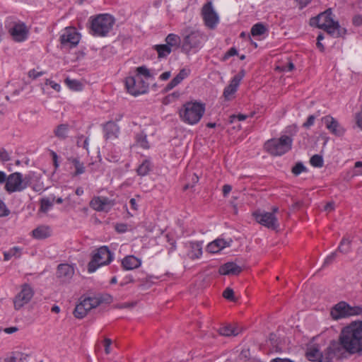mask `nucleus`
<instances>
[{
    "label": "nucleus",
    "mask_w": 362,
    "mask_h": 362,
    "mask_svg": "<svg viewBox=\"0 0 362 362\" xmlns=\"http://www.w3.org/2000/svg\"><path fill=\"white\" fill-rule=\"evenodd\" d=\"M338 341L344 351L362 356V321H355L343 327Z\"/></svg>",
    "instance_id": "nucleus-1"
},
{
    "label": "nucleus",
    "mask_w": 362,
    "mask_h": 362,
    "mask_svg": "<svg viewBox=\"0 0 362 362\" xmlns=\"http://www.w3.org/2000/svg\"><path fill=\"white\" fill-rule=\"evenodd\" d=\"M332 14V10L327 9L316 17L312 18L310 24L324 30L333 37H339L345 35L346 29L341 28L339 22L334 21Z\"/></svg>",
    "instance_id": "nucleus-2"
},
{
    "label": "nucleus",
    "mask_w": 362,
    "mask_h": 362,
    "mask_svg": "<svg viewBox=\"0 0 362 362\" xmlns=\"http://www.w3.org/2000/svg\"><path fill=\"white\" fill-rule=\"evenodd\" d=\"M205 104L198 101H189L183 104L178 114L182 122L189 125L197 124L205 112Z\"/></svg>",
    "instance_id": "nucleus-3"
},
{
    "label": "nucleus",
    "mask_w": 362,
    "mask_h": 362,
    "mask_svg": "<svg viewBox=\"0 0 362 362\" xmlns=\"http://www.w3.org/2000/svg\"><path fill=\"white\" fill-rule=\"evenodd\" d=\"M90 34L95 37H105L110 35L115 23L114 17L102 13L90 18Z\"/></svg>",
    "instance_id": "nucleus-4"
},
{
    "label": "nucleus",
    "mask_w": 362,
    "mask_h": 362,
    "mask_svg": "<svg viewBox=\"0 0 362 362\" xmlns=\"http://www.w3.org/2000/svg\"><path fill=\"white\" fill-rule=\"evenodd\" d=\"M114 259V255L107 246H101L94 251L91 260L88 264V272L91 274L98 268L109 264Z\"/></svg>",
    "instance_id": "nucleus-5"
},
{
    "label": "nucleus",
    "mask_w": 362,
    "mask_h": 362,
    "mask_svg": "<svg viewBox=\"0 0 362 362\" xmlns=\"http://www.w3.org/2000/svg\"><path fill=\"white\" fill-rule=\"evenodd\" d=\"M204 40V36L199 31L186 30L182 35V51L186 54L196 52L202 47Z\"/></svg>",
    "instance_id": "nucleus-6"
},
{
    "label": "nucleus",
    "mask_w": 362,
    "mask_h": 362,
    "mask_svg": "<svg viewBox=\"0 0 362 362\" xmlns=\"http://www.w3.org/2000/svg\"><path fill=\"white\" fill-rule=\"evenodd\" d=\"M362 314L361 306H351L345 301H340L334 305L330 310V315L334 320H339L351 316Z\"/></svg>",
    "instance_id": "nucleus-7"
},
{
    "label": "nucleus",
    "mask_w": 362,
    "mask_h": 362,
    "mask_svg": "<svg viewBox=\"0 0 362 362\" xmlns=\"http://www.w3.org/2000/svg\"><path fill=\"white\" fill-rule=\"evenodd\" d=\"M30 185V178L23 176L21 173L15 172L8 175V182H6L4 189L8 193L21 192L24 191Z\"/></svg>",
    "instance_id": "nucleus-8"
},
{
    "label": "nucleus",
    "mask_w": 362,
    "mask_h": 362,
    "mask_svg": "<svg viewBox=\"0 0 362 362\" xmlns=\"http://www.w3.org/2000/svg\"><path fill=\"white\" fill-rule=\"evenodd\" d=\"M292 146V139L288 136H282L278 139L269 140L265 144L267 151L272 156H282L288 152Z\"/></svg>",
    "instance_id": "nucleus-9"
},
{
    "label": "nucleus",
    "mask_w": 362,
    "mask_h": 362,
    "mask_svg": "<svg viewBox=\"0 0 362 362\" xmlns=\"http://www.w3.org/2000/svg\"><path fill=\"white\" fill-rule=\"evenodd\" d=\"M8 31L13 40L16 42H25L30 35V28L24 22L19 20L11 22L8 26Z\"/></svg>",
    "instance_id": "nucleus-10"
},
{
    "label": "nucleus",
    "mask_w": 362,
    "mask_h": 362,
    "mask_svg": "<svg viewBox=\"0 0 362 362\" xmlns=\"http://www.w3.org/2000/svg\"><path fill=\"white\" fill-rule=\"evenodd\" d=\"M81 40V35L75 28H66L62 31L59 41L62 48L72 49L76 47Z\"/></svg>",
    "instance_id": "nucleus-11"
},
{
    "label": "nucleus",
    "mask_w": 362,
    "mask_h": 362,
    "mask_svg": "<svg viewBox=\"0 0 362 362\" xmlns=\"http://www.w3.org/2000/svg\"><path fill=\"white\" fill-rule=\"evenodd\" d=\"M202 16L204 24L210 29H214L219 21V17L213 7L211 1L206 3L202 8Z\"/></svg>",
    "instance_id": "nucleus-12"
},
{
    "label": "nucleus",
    "mask_w": 362,
    "mask_h": 362,
    "mask_svg": "<svg viewBox=\"0 0 362 362\" xmlns=\"http://www.w3.org/2000/svg\"><path fill=\"white\" fill-rule=\"evenodd\" d=\"M253 216L258 223L268 228L276 230L279 227L278 219L272 213L257 211Z\"/></svg>",
    "instance_id": "nucleus-13"
},
{
    "label": "nucleus",
    "mask_w": 362,
    "mask_h": 362,
    "mask_svg": "<svg viewBox=\"0 0 362 362\" xmlns=\"http://www.w3.org/2000/svg\"><path fill=\"white\" fill-rule=\"evenodd\" d=\"M34 295L33 288L28 284L22 286L21 291L14 298L13 303L16 310L21 309L24 305L30 302Z\"/></svg>",
    "instance_id": "nucleus-14"
},
{
    "label": "nucleus",
    "mask_w": 362,
    "mask_h": 362,
    "mask_svg": "<svg viewBox=\"0 0 362 362\" xmlns=\"http://www.w3.org/2000/svg\"><path fill=\"white\" fill-rule=\"evenodd\" d=\"M97 307V301L90 297L84 298L76 305L74 314L76 318H83L88 311Z\"/></svg>",
    "instance_id": "nucleus-15"
},
{
    "label": "nucleus",
    "mask_w": 362,
    "mask_h": 362,
    "mask_svg": "<svg viewBox=\"0 0 362 362\" xmlns=\"http://www.w3.org/2000/svg\"><path fill=\"white\" fill-rule=\"evenodd\" d=\"M343 352L344 351L339 341H332L326 348V349L322 352L321 362H332L334 357H340Z\"/></svg>",
    "instance_id": "nucleus-16"
},
{
    "label": "nucleus",
    "mask_w": 362,
    "mask_h": 362,
    "mask_svg": "<svg viewBox=\"0 0 362 362\" xmlns=\"http://www.w3.org/2000/svg\"><path fill=\"white\" fill-rule=\"evenodd\" d=\"M245 71L241 69L230 81V83L224 88L223 95L224 98L229 100L231 96L237 91L240 81L244 78Z\"/></svg>",
    "instance_id": "nucleus-17"
},
{
    "label": "nucleus",
    "mask_w": 362,
    "mask_h": 362,
    "mask_svg": "<svg viewBox=\"0 0 362 362\" xmlns=\"http://www.w3.org/2000/svg\"><path fill=\"white\" fill-rule=\"evenodd\" d=\"M114 206V202L105 197H94L90 202V206L97 211H109Z\"/></svg>",
    "instance_id": "nucleus-18"
},
{
    "label": "nucleus",
    "mask_w": 362,
    "mask_h": 362,
    "mask_svg": "<svg viewBox=\"0 0 362 362\" xmlns=\"http://www.w3.org/2000/svg\"><path fill=\"white\" fill-rule=\"evenodd\" d=\"M322 121L329 131L337 136H342L345 129L339 124V123L332 116L327 115L322 117Z\"/></svg>",
    "instance_id": "nucleus-19"
},
{
    "label": "nucleus",
    "mask_w": 362,
    "mask_h": 362,
    "mask_svg": "<svg viewBox=\"0 0 362 362\" xmlns=\"http://www.w3.org/2000/svg\"><path fill=\"white\" fill-rule=\"evenodd\" d=\"M75 272L74 267L69 264H60L57 267V276L62 282H69Z\"/></svg>",
    "instance_id": "nucleus-20"
},
{
    "label": "nucleus",
    "mask_w": 362,
    "mask_h": 362,
    "mask_svg": "<svg viewBox=\"0 0 362 362\" xmlns=\"http://www.w3.org/2000/svg\"><path fill=\"white\" fill-rule=\"evenodd\" d=\"M243 269L241 267L237 265L235 262H228L221 265L218 269V272L221 275H238Z\"/></svg>",
    "instance_id": "nucleus-21"
},
{
    "label": "nucleus",
    "mask_w": 362,
    "mask_h": 362,
    "mask_svg": "<svg viewBox=\"0 0 362 362\" xmlns=\"http://www.w3.org/2000/svg\"><path fill=\"white\" fill-rule=\"evenodd\" d=\"M104 136L106 139H115L117 138L119 128L114 122H107L103 126Z\"/></svg>",
    "instance_id": "nucleus-22"
},
{
    "label": "nucleus",
    "mask_w": 362,
    "mask_h": 362,
    "mask_svg": "<svg viewBox=\"0 0 362 362\" xmlns=\"http://www.w3.org/2000/svg\"><path fill=\"white\" fill-rule=\"evenodd\" d=\"M231 243V239H230L229 241H226L223 239L218 238L210 243L206 247V250L210 253H216L222 249L229 247Z\"/></svg>",
    "instance_id": "nucleus-23"
},
{
    "label": "nucleus",
    "mask_w": 362,
    "mask_h": 362,
    "mask_svg": "<svg viewBox=\"0 0 362 362\" xmlns=\"http://www.w3.org/2000/svg\"><path fill=\"white\" fill-rule=\"evenodd\" d=\"M51 228L47 226H40L32 231L33 236L36 239H45L51 235Z\"/></svg>",
    "instance_id": "nucleus-24"
},
{
    "label": "nucleus",
    "mask_w": 362,
    "mask_h": 362,
    "mask_svg": "<svg viewBox=\"0 0 362 362\" xmlns=\"http://www.w3.org/2000/svg\"><path fill=\"white\" fill-rule=\"evenodd\" d=\"M68 160L73 165L75 168V171L73 173L72 176L76 177L81 174H83L86 171L84 163L81 162L78 157H71L68 158Z\"/></svg>",
    "instance_id": "nucleus-25"
},
{
    "label": "nucleus",
    "mask_w": 362,
    "mask_h": 362,
    "mask_svg": "<svg viewBox=\"0 0 362 362\" xmlns=\"http://www.w3.org/2000/svg\"><path fill=\"white\" fill-rule=\"evenodd\" d=\"M165 44H167L173 50L177 49L180 47L182 41L180 37L175 34L170 33L165 37Z\"/></svg>",
    "instance_id": "nucleus-26"
},
{
    "label": "nucleus",
    "mask_w": 362,
    "mask_h": 362,
    "mask_svg": "<svg viewBox=\"0 0 362 362\" xmlns=\"http://www.w3.org/2000/svg\"><path fill=\"white\" fill-rule=\"evenodd\" d=\"M69 132V125L62 124L58 125L54 130V134L60 140H64L68 137Z\"/></svg>",
    "instance_id": "nucleus-27"
},
{
    "label": "nucleus",
    "mask_w": 362,
    "mask_h": 362,
    "mask_svg": "<svg viewBox=\"0 0 362 362\" xmlns=\"http://www.w3.org/2000/svg\"><path fill=\"white\" fill-rule=\"evenodd\" d=\"M307 357L310 361L321 362L322 352L320 351L317 346H312L307 351Z\"/></svg>",
    "instance_id": "nucleus-28"
},
{
    "label": "nucleus",
    "mask_w": 362,
    "mask_h": 362,
    "mask_svg": "<svg viewBox=\"0 0 362 362\" xmlns=\"http://www.w3.org/2000/svg\"><path fill=\"white\" fill-rule=\"evenodd\" d=\"M153 49L157 52L158 58H165L173 51L167 44L155 45Z\"/></svg>",
    "instance_id": "nucleus-29"
},
{
    "label": "nucleus",
    "mask_w": 362,
    "mask_h": 362,
    "mask_svg": "<svg viewBox=\"0 0 362 362\" xmlns=\"http://www.w3.org/2000/svg\"><path fill=\"white\" fill-rule=\"evenodd\" d=\"M124 86L127 89V91L134 95L136 96V76H129L125 78Z\"/></svg>",
    "instance_id": "nucleus-30"
},
{
    "label": "nucleus",
    "mask_w": 362,
    "mask_h": 362,
    "mask_svg": "<svg viewBox=\"0 0 362 362\" xmlns=\"http://www.w3.org/2000/svg\"><path fill=\"white\" fill-rule=\"evenodd\" d=\"M191 250L189 256L191 259L199 258L202 254V243L196 242L190 244Z\"/></svg>",
    "instance_id": "nucleus-31"
},
{
    "label": "nucleus",
    "mask_w": 362,
    "mask_h": 362,
    "mask_svg": "<svg viewBox=\"0 0 362 362\" xmlns=\"http://www.w3.org/2000/svg\"><path fill=\"white\" fill-rule=\"evenodd\" d=\"M351 240L348 238L344 237L339 243L337 252H339L342 254H347L351 251Z\"/></svg>",
    "instance_id": "nucleus-32"
},
{
    "label": "nucleus",
    "mask_w": 362,
    "mask_h": 362,
    "mask_svg": "<svg viewBox=\"0 0 362 362\" xmlns=\"http://www.w3.org/2000/svg\"><path fill=\"white\" fill-rule=\"evenodd\" d=\"M122 265L126 270H132L136 268V257L129 255L125 257L122 261Z\"/></svg>",
    "instance_id": "nucleus-33"
},
{
    "label": "nucleus",
    "mask_w": 362,
    "mask_h": 362,
    "mask_svg": "<svg viewBox=\"0 0 362 362\" xmlns=\"http://www.w3.org/2000/svg\"><path fill=\"white\" fill-rule=\"evenodd\" d=\"M65 83L71 90L75 91H80L83 89V84L78 80L66 78Z\"/></svg>",
    "instance_id": "nucleus-34"
},
{
    "label": "nucleus",
    "mask_w": 362,
    "mask_h": 362,
    "mask_svg": "<svg viewBox=\"0 0 362 362\" xmlns=\"http://www.w3.org/2000/svg\"><path fill=\"white\" fill-rule=\"evenodd\" d=\"M219 334L223 336H237L239 333L236 328L232 327L230 325L221 327L218 330Z\"/></svg>",
    "instance_id": "nucleus-35"
},
{
    "label": "nucleus",
    "mask_w": 362,
    "mask_h": 362,
    "mask_svg": "<svg viewBox=\"0 0 362 362\" xmlns=\"http://www.w3.org/2000/svg\"><path fill=\"white\" fill-rule=\"evenodd\" d=\"M90 298L97 301V307L103 303H110L112 300V297L107 293L98 294Z\"/></svg>",
    "instance_id": "nucleus-36"
},
{
    "label": "nucleus",
    "mask_w": 362,
    "mask_h": 362,
    "mask_svg": "<svg viewBox=\"0 0 362 362\" xmlns=\"http://www.w3.org/2000/svg\"><path fill=\"white\" fill-rule=\"evenodd\" d=\"M267 31V28L262 23L255 24L250 30L252 36H259L263 35Z\"/></svg>",
    "instance_id": "nucleus-37"
},
{
    "label": "nucleus",
    "mask_w": 362,
    "mask_h": 362,
    "mask_svg": "<svg viewBox=\"0 0 362 362\" xmlns=\"http://www.w3.org/2000/svg\"><path fill=\"white\" fill-rule=\"evenodd\" d=\"M151 169V165L149 160H144L142 163L137 168V174L140 175H146Z\"/></svg>",
    "instance_id": "nucleus-38"
},
{
    "label": "nucleus",
    "mask_w": 362,
    "mask_h": 362,
    "mask_svg": "<svg viewBox=\"0 0 362 362\" xmlns=\"http://www.w3.org/2000/svg\"><path fill=\"white\" fill-rule=\"evenodd\" d=\"M143 76L146 79H153V74L151 73V70L148 69L146 66H141L137 67V76Z\"/></svg>",
    "instance_id": "nucleus-39"
},
{
    "label": "nucleus",
    "mask_w": 362,
    "mask_h": 362,
    "mask_svg": "<svg viewBox=\"0 0 362 362\" xmlns=\"http://www.w3.org/2000/svg\"><path fill=\"white\" fill-rule=\"evenodd\" d=\"M149 83L141 79L137 82V95L145 94L148 92Z\"/></svg>",
    "instance_id": "nucleus-40"
},
{
    "label": "nucleus",
    "mask_w": 362,
    "mask_h": 362,
    "mask_svg": "<svg viewBox=\"0 0 362 362\" xmlns=\"http://www.w3.org/2000/svg\"><path fill=\"white\" fill-rule=\"evenodd\" d=\"M310 163L311 165L315 168H321L323 166L324 161L321 156L315 154L310 158Z\"/></svg>",
    "instance_id": "nucleus-41"
},
{
    "label": "nucleus",
    "mask_w": 362,
    "mask_h": 362,
    "mask_svg": "<svg viewBox=\"0 0 362 362\" xmlns=\"http://www.w3.org/2000/svg\"><path fill=\"white\" fill-rule=\"evenodd\" d=\"M188 76V71L185 69H182L180 71L178 74L174 77L171 81L177 86L187 76Z\"/></svg>",
    "instance_id": "nucleus-42"
},
{
    "label": "nucleus",
    "mask_w": 362,
    "mask_h": 362,
    "mask_svg": "<svg viewBox=\"0 0 362 362\" xmlns=\"http://www.w3.org/2000/svg\"><path fill=\"white\" fill-rule=\"evenodd\" d=\"M52 206V202L47 199L44 198L41 200L40 211L42 212H47Z\"/></svg>",
    "instance_id": "nucleus-43"
},
{
    "label": "nucleus",
    "mask_w": 362,
    "mask_h": 362,
    "mask_svg": "<svg viewBox=\"0 0 362 362\" xmlns=\"http://www.w3.org/2000/svg\"><path fill=\"white\" fill-rule=\"evenodd\" d=\"M137 144H139V146L144 149H148L149 148V144L146 140V134H143L142 133L139 137H137Z\"/></svg>",
    "instance_id": "nucleus-44"
},
{
    "label": "nucleus",
    "mask_w": 362,
    "mask_h": 362,
    "mask_svg": "<svg viewBox=\"0 0 362 362\" xmlns=\"http://www.w3.org/2000/svg\"><path fill=\"white\" fill-rule=\"evenodd\" d=\"M306 168L304 166V165L302 163L298 162L293 167L291 171L295 175H298L302 172H304Z\"/></svg>",
    "instance_id": "nucleus-45"
},
{
    "label": "nucleus",
    "mask_w": 362,
    "mask_h": 362,
    "mask_svg": "<svg viewBox=\"0 0 362 362\" xmlns=\"http://www.w3.org/2000/svg\"><path fill=\"white\" fill-rule=\"evenodd\" d=\"M11 214V211L6 206V204L0 199V217L8 216Z\"/></svg>",
    "instance_id": "nucleus-46"
},
{
    "label": "nucleus",
    "mask_w": 362,
    "mask_h": 362,
    "mask_svg": "<svg viewBox=\"0 0 362 362\" xmlns=\"http://www.w3.org/2000/svg\"><path fill=\"white\" fill-rule=\"evenodd\" d=\"M223 296L230 300H234V291L230 288H227L223 293Z\"/></svg>",
    "instance_id": "nucleus-47"
},
{
    "label": "nucleus",
    "mask_w": 362,
    "mask_h": 362,
    "mask_svg": "<svg viewBox=\"0 0 362 362\" xmlns=\"http://www.w3.org/2000/svg\"><path fill=\"white\" fill-rule=\"evenodd\" d=\"M11 159L10 153L4 148H0V160L3 162Z\"/></svg>",
    "instance_id": "nucleus-48"
},
{
    "label": "nucleus",
    "mask_w": 362,
    "mask_h": 362,
    "mask_svg": "<svg viewBox=\"0 0 362 362\" xmlns=\"http://www.w3.org/2000/svg\"><path fill=\"white\" fill-rule=\"evenodd\" d=\"M337 255V251H335L334 252H332L329 256H327L324 261L323 267L332 264L335 260Z\"/></svg>",
    "instance_id": "nucleus-49"
},
{
    "label": "nucleus",
    "mask_w": 362,
    "mask_h": 362,
    "mask_svg": "<svg viewBox=\"0 0 362 362\" xmlns=\"http://www.w3.org/2000/svg\"><path fill=\"white\" fill-rule=\"evenodd\" d=\"M45 84L47 86H49L52 88H53L56 91H59L61 89V86L59 83H58L52 80H50V79H47L46 81Z\"/></svg>",
    "instance_id": "nucleus-50"
},
{
    "label": "nucleus",
    "mask_w": 362,
    "mask_h": 362,
    "mask_svg": "<svg viewBox=\"0 0 362 362\" xmlns=\"http://www.w3.org/2000/svg\"><path fill=\"white\" fill-rule=\"evenodd\" d=\"M238 54V51L235 47H231L223 57V61H226L229 57Z\"/></svg>",
    "instance_id": "nucleus-51"
},
{
    "label": "nucleus",
    "mask_w": 362,
    "mask_h": 362,
    "mask_svg": "<svg viewBox=\"0 0 362 362\" xmlns=\"http://www.w3.org/2000/svg\"><path fill=\"white\" fill-rule=\"evenodd\" d=\"M111 344H112V340L110 339L105 338L103 340V346H104V349H105V352L106 354H109L110 353Z\"/></svg>",
    "instance_id": "nucleus-52"
},
{
    "label": "nucleus",
    "mask_w": 362,
    "mask_h": 362,
    "mask_svg": "<svg viewBox=\"0 0 362 362\" xmlns=\"http://www.w3.org/2000/svg\"><path fill=\"white\" fill-rule=\"evenodd\" d=\"M115 230L119 233H125L126 231H127L128 226L124 223H117L115 226Z\"/></svg>",
    "instance_id": "nucleus-53"
},
{
    "label": "nucleus",
    "mask_w": 362,
    "mask_h": 362,
    "mask_svg": "<svg viewBox=\"0 0 362 362\" xmlns=\"http://www.w3.org/2000/svg\"><path fill=\"white\" fill-rule=\"evenodd\" d=\"M50 154L52 158V161H53V165L54 166V169L57 170L59 166V163L58 161V158H59L58 155L54 151H50Z\"/></svg>",
    "instance_id": "nucleus-54"
},
{
    "label": "nucleus",
    "mask_w": 362,
    "mask_h": 362,
    "mask_svg": "<svg viewBox=\"0 0 362 362\" xmlns=\"http://www.w3.org/2000/svg\"><path fill=\"white\" fill-rule=\"evenodd\" d=\"M8 251L11 257H19L21 255V249L18 247H13Z\"/></svg>",
    "instance_id": "nucleus-55"
},
{
    "label": "nucleus",
    "mask_w": 362,
    "mask_h": 362,
    "mask_svg": "<svg viewBox=\"0 0 362 362\" xmlns=\"http://www.w3.org/2000/svg\"><path fill=\"white\" fill-rule=\"evenodd\" d=\"M315 119V116L310 115L308 117L307 121L305 123H303V127L305 128H309L310 126H312L314 124Z\"/></svg>",
    "instance_id": "nucleus-56"
},
{
    "label": "nucleus",
    "mask_w": 362,
    "mask_h": 362,
    "mask_svg": "<svg viewBox=\"0 0 362 362\" xmlns=\"http://www.w3.org/2000/svg\"><path fill=\"white\" fill-rule=\"evenodd\" d=\"M42 71H37L35 69H31L28 72V76L34 79L42 76Z\"/></svg>",
    "instance_id": "nucleus-57"
},
{
    "label": "nucleus",
    "mask_w": 362,
    "mask_h": 362,
    "mask_svg": "<svg viewBox=\"0 0 362 362\" xmlns=\"http://www.w3.org/2000/svg\"><path fill=\"white\" fill-rule=\"evenodd\" d=\"M353 24L356 26H360L362 25V16L356 15L352 19Z\"/></svg>",
    "instance_id": "nucleus-58"
},
{
    "label": "nucleus",
    "mask_w": 362,
    "mask_h": 362,
    "mask_svg": "<svg viewBox=\"0 0 362 362\" xmlns=\"http://www.w3.org/2000/svg\"><path fill=\"white\" fill-rule=\"evenodd\" d=\"M247 117H248L247 115H243V114H238V115H231V116H230V122H233V119H234L235 118H237L239 121H243V120H245L246 118H247Z\"/></svg>",
    "instance_id": "nucleus-59"
},
{
    "label": "nucleus",
    "mask_w": 362,
    "mask_h": 362,
    "mask_svg": "<svg viewBox=\"0 0 362 362\" xmlns=\"http://www.w3.org/2000/svg\"><path fill=\"white\" fill-rule=\"evenodd\" d=\"M133 281H134V278H133V276H125V277L123 279V280H122V281L121 282L120 285H121L122 286H125V285H127V284H129V283L133 282Z\"/></svg>",
    "instance_id": "nucleus-60"
},
{
    "label": "nucleus",
    "mask_w": 362,
    "mask_h": 362,
    "mask_svg": "<svg viewBox=\"0 0 362 362\" xmlns=\"http://www.w3.org/2000/svg\"><path fill=\"white\" fill-rule=\"evenodd\" d=\"M232 190V187L230 185H224L223 187V197H227L228 194Z\"/></svg>",
    "instance_id": "nucleus-61"
},
{
    "label": "nucleus",
    "mask_w": 362,
    "mask_h": 362,
    "mask_svg": "<svg viewBox=\"0 0 362 362\" xmlns=\"http://www.w3.org/2000/svg\"><path fill=\"white\" fill-rule=\"evenodd\" d=\"M8 182V176L4 171H0V184H3Z\"/></svg>",
    "instance_id": "nucleus-62"
},
{
    "label": "nucleus",
    "mask_w": 362,
    "mask_h": 362,
    "mask_svg": "<svg viewBox=\"0 0 362 362\" xmlns=\"http://www.w3.org/2000/svg\"><path fill=\"white\" fill-rule=\"evenodd\" d=\"M356 118L358 126L362 129V112L358 113Z\"/></svg>",
    "instance_id": "nucleus-63"
},
{
    "label": "nucleus",
    "mask_w": 362,
    "mask_h": 362,
    "mask_svg": "<svg viewBox=\"0 0 362 362\" xmlns=\"http://www.w3.org/2000/svg\"><path fill=\"white\" fill-rule=\"evenodd\" d=\"M270 362H294L289 358H276L272 359Z\"/></svg>",
    "instance_id": "nucleus-64"
}]
</instances>
